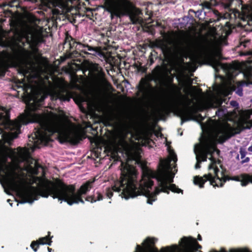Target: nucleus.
I'll return each mask as SVG.
<instances>
[{
  "label": "nucleus",
  "instance_id": "obj_39",
  "mask_svg": "<svg viewBox=\"0 0 252 252\" xmlns=\"http://www.w3.org/2000/svg\"><path fill=\"white\" fill-rule=\"evenodd\" d=\"M233 180H236V181H238V179L237 177L234 178Z\"/></svg>",
  "mask_w": 252,
  "mask_h": 252
},
{
  "label": "nucleus",
  "instance_id": "obj_12",
  "mask_svg": "<svg viewBox=\"0 0 252 252\" xmlns=\"http://www.w3.org/2000/svg\"><path fill=\"white\" fill-rule=\"evenodd\" d=\"M122 5V0H104V6L103 7L111 14V18L112 19L114 16L119 18L122 17L116 14L117 11L120 9Z\"/></svg>",
  "mask_w": 252,
  "mask_h": 252
},
{
  "label": "nucleus",
  "instance_id": "obj_17",
  "mask_svg": "<svg viewBox=\"0 0 252 252\" xmlns=\"http://www.w3.org/2000/svg\"><path fill=\"white\" fill-rule=\"evenodd\" d=\"M52 241L51 238H49V235L44 237H42L39 239L37 241H33L31 243V247L33 250L34 252H36L37 250V248H35V246L38 247L39 245H51Z\"/></svg>",
  "mask_w": 252,
  "mask_h": 252
},
{
  "label": "nucleus",
  "instance_id": "obj_32",
  "mask_svg": "<svg viewBox=\"0 0 252 252\" xmlns=\"http://www.w3.org/2000/svg\"><path fill=\"white\" fill-rule=\"evenodd\" d=\"M102 198H103V196H102V194H101L100 193H97V198L94 199L96 200V201H100V200H102Z\"/></svg>",
  "mask_w": 252,
  "mask_h": 252
},
{
  "label": "nucleus",
  "instance_id": "obj_36",
  "mask_svg": "<svg viewBox=\"0 0 252 252\" xmlns=\"http://www.w3.org/2000/svg\"><path fill=\"white\" fill-rule=\"evenodd\" d=\"M210 252H226V251L223 249H221L220 251V252H218V251H216L215 250H213L212 251H210Z\"/></svg>",
  "mask_w": 252,
  "mask_h": 252
},
{
  "label": "nucleus",
  "instance_id": "obj_31",
  "mask_svg": "<svg viewBox=\"0 0 252 252\" xmlns=\"http://www.w3.org/2000/svg\"><path fill=\"white\" fill-rule=\"evenodd\" d=\"M86 200L89 202H91V203L95 202L96 201V200H95L93 197L92 196H88L86 197Z\"/></svg>",
  "mask_w": 252,
  "mask_h": 252
},
{
  "label": "nucleus",
  "instance_id": "obj_35",
  "mask_svg": "<svg viewBox=\"0 0 252 252\" xmlns=\"http://www.w3.org/2000/svg\"><path fill=\"white\" fill-rule=\"evenodd\" d=\"M230 104L231 105L233 106H238V103L235 101H232L230 102Z\"/></svg>",
  "mask_w": 252,
  "mask_h": 252
},
{
  "label": "nucleus",
  "instance_id": "obj_2",
  "mask_svg": "<svg viewBox=\"0 0 252 252\" xmlns=\"http://www.w3.org/2000/svg\"><path fill=\"white\" fill-rule=\"evenodd\" d=\"M168 157L161 159L158 169L154 172L145 168L139 183L137 180V173L135 168L128 163H121V176L120 180L111 188H107L106 196L109 199L113 192L122 191V197L127 199L139 195L147 197V202L152 204L156 200V195L161 192L169 193V190L180 193L182 190L172 184L173 178L177 170L175 163L177 158L174 151L168 149Z\"/></svg>",
  "mask_w": 252,
  "mask_h": 252
},
{
  "label": "nucleus",
  "instance_id": "obj_7",
  "mask_svg": "<svg viewBox=\"0 0 252 252\" xmlns=\"http://www.w3.org/2000/svg\"><path fill=\"white\" fill-rule=\"evenodd\" d=\"M184 92L186 93L185 95L180 94L179 99L178 101L172 103L173 105H177V104L182 105L181 107L177 106L175 109L176 114L181 119V125H182L184 122L190 120H195L198 122L203 121L204 118L200 114L194 116L195 108L193 106H190L193 100L189 97V89L185 88Z\"/></svg>",
  "mask_w": 252,
  "mask_h": 252
},
{
  "label": "nucleus",
  "instance_id": "obj_27",
  "mask_svg": "<svg viewBox=\"0 0 252 252\" xmlns=\"http://www.w3.org/2000/svg\"><path fill=\"white\" fill-rule=\"evenodd\" d=\"M56 99H60L62 100L65 101L67 100L69 101V98L65 95H62L60 93H58L56 95Z\"/></svg>",
  "mask_w": 252,
  "mask_h": 252
},
{
  "label": "nucleus",
  "instance_id": "obj_15",
  "mask_svg": "<svg viewBox=\"0 0 252 252\" xmlns=\"http://www.w3.org/2000/svg\"><path fill=\"white\" fill-rule=\"evenodd\" d=\"M29 164L25 167V170L31 174H37L38 170L41 166L33 159L29 158L27 160Z\"/></svg>",
  "mask_w": 252,
  "mask_h": 252
},
{
  "label": "nucleus",
  "instance_id": "obj_40",
  "mask_svg": "<svg viewBox=\"0 0 252 252\" xmlns=\"http://www.w3.org/2000/svg\"><path fill=\"white\" fill-rule=\"evenodd\" d=\"M48 250L49 252H51V249L49 248H48Z\"/></svg>",
  "mask_w": 252,
  "mask_h": 252
},
{
  "label": "nucleus",
  "instance_id": "obj_42",
  "mask_svg": "<svg viewBox=\"0 0 252 252\" xmlns=\"http://www.w3.org/2000/svg\"><path fill=\"white\" fill-rule=\"evenodd\" d=\"M10 201V199H8V200H7V202H9V201Z\"/></svg>",
  "mask_w": 252,
  "mask_h": 252
},
{
  "label": "nucleus",
  "instance_id": "obj_11",
  "mask_svg": "<svg viewBox=\"0 0 252 252\" xmlns=\"http://www.w3.org/2000/svg\"><path fill=\"white\" fill-rule=\"evenodd\" d=\"M123 5L117 11L119 16H127L132 24H142L143 19L140 17L142 14L141 10L136 8L129 0H122Z\"/></svg>",
  "mask_w": 252,
  "mask_h": 252
},
{
  "label": "nucleus",
  "instance_id": "obj_24",
  "mask_svg": "<svg viewBox=\"0 0 252 252\" xmlns=\"http://www.w3.org/2000/svg\"><path fill=\"white\" fill-rule=\"evenodd\" d=\"M155 45L158 48L162 49L166 48V45L164 43V41L162 39H157L155 42Z\"/></svg>",
  "mask_w": 252,
  "mask_h": 252
},
{
  "label": "nucleus",
  "instance_id": "obj_25",
  "mask_svg": "<svg viewBox=\"0 0 252 252\" xmlns=\"http://www.w3.org/2000/svg\"><path fill=\"white\" fill-rule=\"evenodd\" d=\"M249 182H252V176H246L241 181V185L242 186H246Z\"/></svg>",
  "mask_w": 252,
  "mask_h": 252
},
{
  "label": "nucleus",
  "instance_id": "obj_1",
  "mask_svg": "<svg viewBox=\"0 0 252 252\" xmlns=\"http://www.w3.org/2000/svg\"><path fill=\"white\" fill-rule=\"evenodd\" d=\"M22 83L31 88V94H29L30 100L25 113L17 120L12 121L8 118L6 119L4 128L14 131L9 133L10 139L12 140L17 137L22 125L37 123L39 127L36 129L33 135L29 137L33 140L34 148L38 147V143L46 144L51 140L50 136L54 133H58L59 140L61 143H77L81 139L79 133L71 124L63 120L61 114L51 111L42 113L36 112L41 102L50 94L49 89L45 85L33 88L31 84H27L24 80H22Z\"/></svg>",
  "mask_w": 252,
  "mask_h": 252
},
{
  "label": "nucleus",
  "instance_id": "obj_8",
  "mask_svg": "<svg viewBox=\"0 0 252 252\" xmlns=\"http://www.w3.org/2000/svg\"><path fill=\"white\" fill-rule=\"evenodd\" d=\"M220 168H221L220 160H212L211 163L208 166L209 173L204 175L203 177H195L193 180L194 184L198 185L199 188H202L203 184L207 181H209L210 184L214 187H222L225 182V179Z\"/></svg>",
  "mask_w": 252,
  "mask_h": 252
},
{
  "label": "nucleus",
  "instance_id": "obj_26",
  "mask_svg": "<svg viewBox=\"0 0 252 252\" xmlns=\"http://www.w3.org/2000/svg\"><path fill=\"white\" fill-rule=\"evenodd\" d=\"M246 77L252 79V66H248V70L245 74Z\"/></svg>",
  "mask_w": 252,
  "mask_h": 252
},
{
  "label": "nucleus",
  "instance_id": "obj_29",
  "mask_svg": "<svg viewBox=\"0 0 252 252\" xmlns=\"http://www.w3.org/2000/svg\"><path fill=\"white\" fill-rule=\"evenodd\" d=\"M230 252H249L246 249H232Z\"/></svg>",
  "mask_w": 252,
  "mask_h": 252
},
{
  "label": "nucleus",
  "instance_id": "obj_41",
  "mask_svg": "<svg viewBox=\"0 0 252 252\" xmlns=\"http://www.w3.org/2000/svg\"><path fill=\"white\" fill-rule=\"evenodd\" d=\"M9 204H10V205L11 206H12V203H9Z\"/></svg>",
  "mask_w": 252,
  "mask_h": 252
},
{
  "label": "nucleus",
  "instance_id": "obj_22",
  "mask_svg": "<svg viewBox=\"0 0 252 252\" xmlns=\"http://www.w3.org/2000/svg\"><path fill=\"white\" fill-rule=\"evenodd\" d=\"M243 12L247 18L252 19V2L243 10Z\"/></svg>",
  "mask_w": 252,
  "mask_h": 252
},
{
  "label": "nucleus",
  "instance_id": "obj_16",
  "mask_svg": "<svg viewBox=\"0 0 252 252\" xmlns=\"http://www.w3.org/2000/svg\"><path fill=\"white\" fill-rule=\"evenodd\" d=\"M151 90V87L145 79H142L138 86V90L143 97L147 96Z\"/></svg>",
  "mask_w": 252,
  "mask_h": 252
},
{
  "label": "nucleus",
  "instance_id": "obj_30",
  "mask_svg": "<svg viewBox=\"0 0 252 252\" xmlns=\"http://www.w3.org/2000/svg\"><path fill=\"white\" fill-rule=\"evenodd\" d=\"M192 11L195 13V16L197 17L199 19L202 18L200 16L201 15L202 13L203 12V9L201 10H198L196 11H194L193 10H192Z\"/></svg>",
  "mask_w": 252,
  "mask_h": 252
},
{
  "label": "nucleus",
  "instance_id": "obj_5",
  "mask_svg": "<svg viewBox=\"0 0 252 252\" xmlns=\"http://www.w3.org/2000/svg\"><path fill=\"white\" fill-rule=\"evenodd\" d=\"M241 131V127H232L228 124H223L219 125L214 130L212 133L208 136L202 135L200 143L194 146V152L196 155L197 162L195 165V169L200 167V163L202 161H206L207 157L210 160H217L214 157V155H219L220 151L216 148L217 143H223L227 139L234 135L239 133Z\"/></svg>",
  "mask_w": 252,
  "mask_h": 252
},
{
  "label": "nucleus",
  "instance_id": "obj_38",
  "mask_svg": "<svg viewBox=\"0 0 252 252\" xmlns=\"http://www.w3.org/2000/svg\"><path fill=\"white\" fill-rule=\"evenodd\" d=\"M220 110H218L217 112H216V115H220Z\"/></svg>",
  "mask_w": 252,
  "mask_h": 252
},
{
  "label": "nucleus",
  "instance_id": "obj_13",
  "mask_svg": "<svg viewBox=\"0 0 252 252\" xmlns=\"http://www.w3.org/2000/svg\"><path fill=\"white\" fill-rule=\"evenodd\" d=\"M71 47H75V48L81 52H84L85 54H89L93 56L100 55V52L97 48L93 47L88 45L83 44L80 42H77L72 40V43H69Z\"/></svg>",
  "mask_w": 252,
  "mask_h": 252
},
{
  "label": "nucleus",
  "instance_id": "obj_18",
  "mask_svg": "<svg viewBox=\"0 0 252 252\" xmlns=\"http://www.w3.org/2000/svg\"><path fill=\"white\" fill-rule=\"evenodd\" d=\"M68 10L67 2L63 0H59L57 7L53 10V13L55 15L62 14Z\"/></svg>",
  "mask_w": 252,
  "mask_h": 252
},
{
  "label": "nucleus",
  "instance_id": "obj_28",
  "mask_svg": "<svg viewBox=\"0 0 252 252\" xmlns=\"http://www.w3.org/2000/svg\"><path fill=\"white\" fill-rule=\"evenodd\" d=\"M5 66V62L4 60L0 58V71H2Z\"/></svg>",
  "mask_w": 252,
  "mask_h": 252
},
{
  "label": "nucleus",
  "instance_id": "obj_14",
  "mask_svg": "<svg viewBox=\"0 0 252 252\" xmlns=\"http://www.w3.org/2000/svg\"><path fill=\"white\" fill-rule=\"evenodd\" d=\"M88 68L91 72L95 73L100 80L103 83L106 82L104 78V73L102 71V68L97 63H89Z\"/></svg>",
  "mask_w": 252,
  "mask_h": 252
},
{
  "label": "nucleus",
  "instance_id": "obj_19",
  "mask_svg": "<svg viewBox=\"0 0 252 252\" xmlns=\"http://www.w3.org/2000/svg\"><path fill=\"white\" fill-rule=\"evenodd\" d=\"M163 78V74L160 67L158 66L153 72L151 80L155 82H161Z\"/></svg>",
  "mask_w": 252,
  "mask_h": 252
},
{
  "label": "nucleus",
  "instance_id": "obj_44",
  "mask_svg": "<svg viewBox=\"0 0 252 252\" xmlns=\"http://www.w3.org/2000/svg\"><path fill=\"white\" fill-rule=\"evenodd\" d=\"M251 102H252V99H251Z\"/></svg>",
  "mask_w": 252,
  "mask_h": 252
},
{
  "label": "nucleus",
  "instance_id": "obj_23",
  "mask_svg": "<svg viewBox=\"0 0 252 252\" xmlns=\"http://www.w3.org/2000/svg\"><path fill=\"white\" fill-rule=\"evenodd\" d=\"M183 40V42L180 43L181 46L185 44L187 48H190L192 46V41L190 36H185Z\"/></svg>",
  "mask_w": 252,
  "mask_h": 252
},
{
  "label": "nucleus",
  "instance_id": "obj_4",
  "mask_svg": "<svg viewBox=\"0 0 252 252\" xmlns=\"http://www.w3.org/2000/svg\"><path fill=\"white\" fill-rule=\"evenodd\" d=\"M210 65L214 68L216 72L221 69L228 75L230 78L233 77L234 75L233 71H238L241 68L243 70V75L244 77L248 80L250 82L247 83L244 81L238 82L237 84V88L235 89L234 86L231 83H223L220 85L217 86L214 89V92L206 95L202 101L204 108H217L220 106L223 101V97L230 94L233 91H236V93L241 96L243 95L242 87L244 86L252 85V79L246 77L245 74L248 70V66H252V54L249 59L246 61L243 66L239 64L231 65L226 63H221L219 60L213 57L210 61Z\"/></svg>",
  "mask_w": 252,
  "mask_h": 252
},
{
  "label": "nucleus",
  "instance_id": "obj_33",
  "mask_svg": "<svg viewBox=\"0 0 252 252\" xmlns=\"http://www.w3.org/2000/svg\"><path fill=\"white\" fill-rule=\"evenodd\" d=\"M240 154H241V158L243 159V158H245V157L246 156V152L245 151H241Z\"/></svg>",
  "mask_w": 252,
  "mask_h": 252
},
{
  "label": "nucleus",
  "instance_id": "obj_10",
  "mask_svg": "<svg viewBox=\"0 0 252 252\" xmlns=\"http://www.w3.org/2000/svg\"><path fill=\"white\" fill-rule=\"evenodd\" d=\"M128 134H132L127 128H123L120 129L117 133V146L122 149L126 153L127 157L133 159L137 161L139 158V148L136 146L135 143L130 140L127 142L126 140V136Z\"/></svg>",
  "mask_w": 252,
  "mask_h": 252
},
{
  "label": "nucleus",
  "instance_id": "obj_43",
  "mask_svg": "<svg viewBox=\"0 0 252 252\" xmlns=\"http://www.w3.org/2000/svg\"><path fill=\"white\" fill-rule=\"evenodd\" d=\"M218 57H219V58H220V57L219 55H218Z\"/></svg>",
  "mask_w": 252,
  "mask_h": 252
},
{
  "label": "nucleus",
  "instance_id": "obj_21",
  "mask_svg": "<svg viewBox=\"0 0 252 252\" xmlns=\"http://www.w3.org/2000/svg\"><path fill=\"white\" fill-rule=\"evenodd\" d=\"M201 55V49L198 47H195L193 51H192V53H191L190 57L191 60L194 61H197L200 57Z\"/></svg>",
  "mask_w": 252,
  "mask_h": 252
},
{
  "label": "nucleus",
  "instance_id": "obj_37",
  "mask_svg": "<svg viewBox=\"0 0 252 252\" xmlns=\"http://www.w3.org/2000/svg\"><path fill=\"white\" fill-rule=\"evenodd\" d=\"M197 239L199 240V241H201L202 240L201 239V237L200 236V234H198V238H197Z\"/></svg>",
  "mask_w": 252,
  "mask_h": 252
},
{
  "label": "nucleus",
  "instance_id": "obj_20",
  "mask_svg": "<svg viewBox=\"0 0 252 252\" xmlns=\"http://www.w3.org/2000/svg\"><path fill=\"white\" fill-rule=\"evenodd\" d=\"M217 4V2L216 0H209V1H204L201 3L199 5L202 7L203 10L205 9L211 10Z\"/></svg>",
  "mask_w": 252,
  "mask_h": 252
},
{
  "label": "nucleus",
  "instance_id": "obj_6",
  "mask_svg": "<svg viewBox=\"0 0 252 252\" xmlns=\"http://www.w3.org/2000/svg\"><path fill=\"white\" fill-rule=\"evenodd\" d=\"M157 241V239L155 238H148L143 243V247L137 245L134 252H158V249L153 246ZM181 243L182 244L183 249L188 252H193V251H197L201 248L196 240L191 237H183L181 240ZM180 251L178 246L173 245L170 247L162 248L160 252H180Z\"/></svg>",
  "mask_w": 252,
  "mask_h": 252
},
{
  "label": "nucleus",
  "instance_id": "obj_9",
  "mask_svg": "<svg viewBox=\"0 0 252 252\" xmlns=\"http://www.w3.org/2000/svg\"><path fill=\"white\" fill-rule=\"evenodd\" d=\"M17 58L21 64L20 70L28 83L32 81V79L39 77V68L31 59L32 53L23 48H20L16 53Z\"/></svg>",
  "mask_w": 252,
  "mask_h": 252
},
{
  "label": "nucleus",
  "instance_id": "obj_34",
  "mask_svg": "<svg viewBox=\"0 0 252 252\" xmlns=\"http://www.w3.org/2000/svg\"><path fill=\"white\" fill-rule=\"evenodd\" d=\"M243 159H243L241 161V162L242 163L247 162L249 161V158L248 157H247V158L245 157V158H243Z\"/></svg>",
  "mask_w": 252,
  "mask_h": 252
},
{
  "label": "nucleus",
  "instance_id": "obj_3",
  "mask_svg": "<svg viewBox=\"0 0 252 252\" xmlns=\"http://www.w3.org/2000/svg\"><path fill=\"white\" fill-rule=\"evenodd\" d=\"M7 183L12 189L17 191L25 200L21 202L22 204H32L38 199L39 196L47 198L50 195L53 198H58L59 200L64 201L69 205H72L79 203H84L82 196L91 190L93 182H87L75 192L73 185H66L62 182L45 184L41 178L32 176L29 181L30 185L26 187L24 177L13 172L8 177Z\"/></svg>",
  "mask_w": 252,
  "mask_h": 252
}]
</instances>
